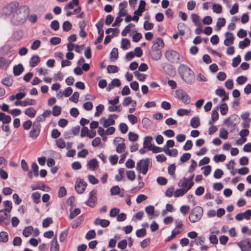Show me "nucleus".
<instances>
[{
    "label": "nucleus",
    "instance_id": "obj_29",
    "mask_svg": "<svg viewBox=\"0 0 251 251\" xmlns=\"http://www.w3.org/2000/svg\"><path fill=\"white\" fill-rule=\"evenodd\" d=\"M33 231V227L32 226L25 227L23 231V235L25 237H29Z\"/></svg>",
    "mask_w": 251,
    "mask_h": 251
},
{
    "label": "nucleus",
    "instance_id": "obj_28",
    "mask_svg": "<svg viewBox=\"0 0 251 251\" xmlns=\"http://www.w3.org/2000/svg\"><path fill=\"white\" fill-rule=\"evenodd\" d=\"M130 45V41L126 38L122 39L121 41V48L124 50H127Z\"/></svg>",
    "mask_w": 251,
    "mask_h": 251
},
{
    "label": "nucleus",
    "instance_id": "obj_18",
    "mask_svg": "<svg viewBox=\"0 0 251 251\" xmlns=\"http://www.w3.org/2000/svg\"><path fill=\"white\" fill-rule=\"evenodd\" d=\"M41 61V59L39 56L37 55H34L32 56L29 60V66L31 67H34L36 66Z\"/></svg>",
    "mask_w": 251,
    "mask_h": 251
},
{
    "label": "nucleus",
    "instance_id": "obj_60",
    "mask_svg": "<svg viewBox=\"0 0 251 251\" xmlns=\"http://www.w3.org/2000/svg\"><path fill=\"white\" fill-rule=\"evenodd\" d=\"M192 21L196 25H199L200 17L198 15L193 13L191 16Z\"/></svg>",
    "mask_w": 251,
    "mask_h": 251
},
{
    "label": "nucleus",
    "instance_id": "obj_10",
    "mask_svg": "<svg viewBox=\"0 0 251 251\" xmlns=\"http://www.w3.org/2000/svg\"><path fill=\"white\" fill-rule=\"evenodd\" d=\"M87 185V183L83 179H78L75 182V188L77 193L82 194L85 191Z\"/></svg>",
    "mask_w": 251,
    "mask_h": 251
},
{
    "label": "nucleus",
    "instance_id": "obj_12",
    "mask_svg": "<svg viewBox=\"0 0 251 251\" xmlns=\"http://www.w3.org/2000/svg\"><path fill=\"white\" fill-rule=\"evenodd\" d=\"M97 191L93 190L89 194V197L88 201L86 202L87 205L90 207H93L97 201L96 195Z\"/></svg>",
    "mask_w": 251,
    "mask_h": 251
},
{
    "label": "nucleus",
    "instance_id": "obj_47",
    "mask_svg": "<svg viewBox=\"0 0 251 251\" xmlns=\"http://www.w3.org/2000/svg\"><path fill=\"white\" fill-rule=\"evenodd\" d=\"M23 106H26L27 105H34L36 103V101L33 99H25L23 100Z\"/></svg>",
    "mask_w": 251,
    "mask_h": 251
},
{
    "label": "nucleus",
    "instance_id": "obj_55",
    "mask_svg": "<svg viewBox=\"0 0 251 251\" xmlns=\"http://www.w3.org/2000/svg\"><path fill=\"white\" fill-rule=\"evenodd\" d=\"M61 108L60 106L55 105L52 109V114L54 116H57L61 113Z\"/></svg>",
    "mask_w": 251,
    "mask_h": 251
},
{
    "label": "nucleus",
    "instance_id": "obj_33",
    "mask_svg": "<svg viewBox=\"0 0 251 251\" xmlns=\"http://www.w3.org/2000/svg\"><path fill=\"white\" fill-rule=\"evenodd\" d=\"M212 9L214 13L216 14H220L222 11V6L221 4L218 3H214L212 5Z\"/></svg>",
    "mask_w": 251,
    "mask_h": 251
},
{
    "label": "nucleus",
    "instance_id": "obj_17",
    "mask_svg": "<svg viewBox=\"0 0 251 251\" xmlns=\"http://www.w3.org/2000/svg\"><path fill=\"white\" fill-rule=\"evenodd\" d=\"M226 39L224 40V44L226 46H229L233 43L234 37L231 32H227L225 34Z\"/></svg>",
    "mask_w": 251,
    "mask_h": 251
},
{
    "label": "nucleus",
    "instance_id": "obj_27",
    "mask_svg": "<svg viewBox=\"0 0 251 251\" xmlns=\"http://www.w3.org/2000/svg\"><path fill=\"white\" fill-rule=\"evenodd\" d=\"M226 24V19L224 18H219L217 20L216 24V30H220L222 27L224 26Z\"/></svg>",
    "mask_w": 251,
    "mask_h": 251
},
{
    "label": "nucleus",
    "instance_id": "obj_13",
    "mask_svg": "<svg viewBox=\"0 0 251 251\" xmlns=\"http://www.w3.org/2000/svg\"><path fill=\"white\" fill-rule=\"evenodd\" d=\"M237 244L242 251H249L251 249V242L249 239L241 241Z\"/></svg>",
    "mask_w": 251,
    "mask_h": 251
},
{
    "label": "nucleus",
    "instance_id": "obj_1",
    "mask_svg": "<svg viewBox=\"0 0 251 251\" xmlns=\"http://www.w3.org/2000/svg\"><path fill=\"white\" fill-rule=\"evenodd\" d=\"M29 9L28 6H21L12 15V23L16 25L24 23L28 15Z\"/></svg>",
    "mask_w": 251,
    "mask_h": 251
},
{
    "label": "nucleus",
    "instance_id": "obj_42",
    "mask_svg": "<svg viewBox=\"0 0 251 251\" xmlns=\"http://www.w3.org/2000/svg\"><path fill=\"white\" fill-rule=\"evenodd\" d=\"M134 26V25L133 24H130L127 25L122 32V35L123 36H126L127 34L130 31L131 28Z\"/></svg>",
    "mask_w": 251,
    "mask_h": 251
},
{
    "label": "nucleus",
    "instance_id": "obj_36",
    "mask_svg": "<svg viewBox=\"0 0 251 251\" xmlns=\"http://www.w3.org/2000/svg\"><path fill=\"white\" fill-rule=\"evenodd\" d=\"M127 117L129 123L132 125L137 124L138 122V118L134 115L129 114Z\"/></svg>",
    "mask_w": 251,
    "mask_h": 251
},
{
    "label": "nucleus",
    "instance_id": "obj_8",
    "mask_svg": "<svg viewBox=\"0 0 251 251\" xmlns=\"http://www.w3.org/2000/svg\"><path fill=\"white\" fill-rule=\"evenodd\" d=\"M175 97L179 99L184 104L190 103L191 98L186 92L182 89H177L175 91Z\"/></svg>",
    "mask_w": 251,
    "mask_h": 251
},
{
    "label": "nucleus",
    "instance_id": "obj_7",
    "mask_svg": "<svg viewBox=\"0 0 251 251\" xmlns=\"http://www.w3.org/2000/svg\"><path fill=\"white\" fill-rule=\"evenodd\" d=\"M165 56L169 61L173 63H178L180 57L179 54L172 50H166L165 52Z\"/></svg>",
    "mask_w": 251,
    "mask_h": 251
},
{
    "label": "nucleus",
    "instance_id": "obj_35",
    "mask_svg": "<svg viewBox=\"0 0 251 251\" xmlns=\"http://www.w3.org/2000/svg\"><path fill=\"white\" fill-rule=\"evenodd\" d=\"M118 58V51L117 48H113L110 53V59L114 61Z\"/></svg>",
    "mask_w": 251,
    "mask_h": 251
},
{
    "label": "nucleus",
    "instance_id": "obj_5",
    "mask_svg": "<svg viewBox=\"0 0 251 251\" xmlns=\"http://www.w3.org/2000/svg\"><path fill=\"white\" fill-rule=\"evenodd\" d=\"M19 3L18 1H12L6 5H5L2 9V12L3 14L9 16L13 15V14L19 9Z\"/></svg>",
    "mask_w": 251,
    "mask_h": 251
},
{
    "label": "nucleus",
    "instance_id": "obj_6",
    "mask_svg": "<svg viewBox=\"0 0 251 251\" xmlns=\"http://www.w3.org/2000/svg\"><path fill=\"white\" fill-rule=\"evenodd\" d=\"M150 161L149 158L141 159L136 164V169L139 173L145 175L148 171Z\"/></svg>",
    "mask_w": 251,
    "mask_h": 251
},
{
    "label": "nucleus",
    "instance_id": "obj_11",
    "mask_svg": "<svg viewBox=\"0 0 251 251\" xmlns=\"http://www.w3.org/2000/svg\"><path fill=\"white\" fill-rule=\"evenodd\" d=\"M10 213L4 211L3 210H0V225L3 224L7 225L10 224Z\"/></svg>",
    "mask_w": 251,
    "mask_h": 251
},
{
    "label": "nucleus",
    "instance_id": "obj_63",
    "mask_svg": "<svg viewBox=\"0 0 251 251\" xmlns=\"http://www.w3.org/2000/svg\"><path fill=\"white\" fill-rule=\"evenodd\" d=\"M31 197L35 203H38L40 201V195L39 193H33Z\"/></svg>",
    "mask_w": 251,
    "mask_h": 251
},
{
    "label": "nucleus",
    "instance_id": "obj_25",
    "mask_svg": "<svg viewBox=\"0 0 251 251\" xmlns=\"http://www.w3.org/2000/svg\"><path fill=\"white\" fill-rule=\"evenodd\" d=\"M152 140V138L151 136L146 137L143 143L144 148H148L149 150L152 146L151 143Z\"/></svg>",
    "mask_w": 251,
    "mask_h": 251
},
{
    "label": "nucleus",
    "instance_id": "obj_58",
    "mask_svg": "<svg viewBox=\"0 0 251 251\" xmlns=\"http://www.w3.org/2000/svg\"><path fill=\"white\" fill-rule=\"evenodd\" d=\"M189 210L190 207L188 205H182L180 208V211L181 213L184 215H186L189 212Z\"/></svg>",
    "mask_w": 251,
    "mask_h": 251
},
{
    "label": "nucleus",
    "instance_id": "obj_37",
    "mask_svg": "<svg viewBox=\"0 0 251 251\" xmlns=\"http://www.w3.org/2000/svg\"><path fill=\"white\" fill-rule=\"evenodd\" d=\"M134 74L137 78L141 81H144L147 77V75L141 74L138 71L134 72Z\"/></svg>",
    "mask_w": 251,
    "mask_h": 251
},
{
    "label": "nucleus",
    "instance_id": "obj_22",
    "mask_svg": "<svg viewBox=\"0 0 251 251\" xmlns=\"http://www.w3.org/2000/svg\"><path fill=\"white\" fill-rule=\"evenodd\" d=\"M59 251V246L58 244L57 241L56 235L54 237V238L52 240L50 251Z\"/></svg>",
    "mask_w": 251,
    "mask_h": 251
},
{
    "label": "nucleus",
    "instance_id": "obj_38",
    "mask_svg": "<svg viewBox=\"0 0 251 251\" xmlns=\"http://www.w3.org/2000/svg\"><path fill=\"white\" fill-rule=\"evenodd\" d=\"M191 110L185 109H179L176 112V114L179 116H183L184 115H189L190 113Z\"/></svg>",
    "mask_w": 251,
    "mask_h": 251
},
{
    "label": "nucleus",
    "instance_id": "obj_45",
    "mask_svg": "<svg viewBox=\"0 0 251 251\" xmlns=\"http://www.w3.org/2000/svg\"><path fill=\"white\" fill-rule=\"evenodd\" d=\"M56 146L60 149H64L66 147V143L62 138H59L56 140Z\"/></svg>",
    "mask_w": 251,
    "mask_h": 251
},
{
    "label": "nucleus",
    "instance_id": "obj_23",
    "mask_svg": "<svg viewBox=\"0 0 251 251\" xmlns=\"http://www.w3.org/2000/svg\"><path fill=\"white\" fill-rule=\"evenodd\" d=\"M163 151H164V152L169 155V156H176L177 154L178 151L176 149H173L172 150H170L169 148H167L166 147H164Z\"/></svg>",
    "mask_w": 251,
    "mask_h": 251
},
{
    "label": "nucleus",
    "instance_id": "obj_41",
    "mask_svg": "<svg viewBox=\"0 0 251 251\" xmlns=\"http://www.w3.org/2000/svg\"><path fill=\"white\" fill-rule=\"evenodd\" d=\"M80 213V210L79 208H75L74 210H70V214L69 217L70 219H73L75 218Z\"/></svg>",
    "mask_w": 251,
    "mask_h": 251
},
{
    "label": "nucleus",
    "instance_id": "obj_59",
    "mask_svg": "<svg viewBox=\"0 0 251 251\" xmlns=\"http://www.w3.org/2000/svg\"><path fill=\"white\" fill-rule=\"evenodd\" d=\"M127 177L130 180L133 181L135 179V174L133 171H126Z\"/></svg>",
    "mask_w": 251,
    "mask_h": 251
},
{
    "label": "nucleus",
    "instance_id": "obj_32",
    "mask_svg": "<svg viewBox=\"0 0 251 251\" xmlns=\"http://www.w3.org/2000/svg\"><path fill=\"white\" fill-rule=\"evenodd\" d=\"M190 125L193 128H197L200 125V122L199 118L194 117L190 121Z\"/></svg>",
    "mask_w": 251,
    "mask_h": 251
},
{
    "label": "nucleus",
    "instance_id": "obj_31",
    "mask_svg": "<svg viewBox=\"0 0 251 251\" xmlns=\"http://www.w3.org/2000/svg\"><path fill=\"white\" fill-rule=\"evenodd\" d=\"M24 71V68L21 64L16 66L13 68V72L15 75H20Z\"/></svg>",
    "mask_w": 251,
    "mask_h": 251
},
{
    "label": "nucleus",
    "instance_id": "obj_24",
    "mask_svg": "<svg viewBox=\"0 0 251 251\" xmlns=\"http://www.w3.org/2000/svg\"><path fill=\"white\" fill-rule=\"evenodd\" d=\"M24 113L28 117L33 118L36 114V110L33 107H29L25 110Z\"/></svg>",
    "mask_w": 251,
    "mask_h": 251
},
{
    "label": "nucleus",
    "instance_id": "obj_3",
    "mask_svg": "<svg viewBox=\"0 0 251 251\" xmlns=\"http://www.w3.org/2000/svg\"><path fill=\"white\" fill-rule=\"evenodd\" d=\"M178 71L182 78L186 83L191 84L194 82L195 80L194 73L187 66L180 65Z\"/></svg>",
    "mask_w": 251,
    "mask_h": 251
},
{
    "label": "nucleus",
    "instance_id": "obj_50",
    "mask_svg": "<svg viewBox=\"0 0 251 251\" xmlns=\"http://www.w3.org/2000/svg\"><path fill=\"white\" fill-rule=\"evenodd\" d=\"M96 236V232L94 230H89L86 234L85 238L87 240L93 239Z\"/></svg>",
    "mask_w": 251,
    "mask_h": 251
},
{
    "label": "nucleus",
    "instance_id": "obj_62",
    "mask_svg": "<svg viewBox=\"0 0 251 251\" xmlns=\"http://www.w3.org/2000/svg\"><path fill=\"white\" fill-rule=\"evenodd\" d=\"M119 128L121 132L123 134L126 133L128 130L127 126L124 123H122L120 124Z\"/></svg>",
    "mask_w": 251,
    "mask_h": 251
},
{
    "label": "nucleus",
    "instance_id": "obj_16",
    "mask_svg": "<svg viewBox=\"0 0 251 251\" xmlns=\"http://www.w3.org/2000/svg\"><path fill=\"white\" fill-rule=\"evenodd\" d=\"M191 183H192L193 185L194 182L193 181H189L188 178L184 177L180 180L178 183V186L181 187L182 189H188Z\"/></svg>",
    "mask_w": 251,
    "mask_h": 251
},
{
    "label": "nucleus",
    "instance_id": "obj_56",
    "mask_svg": "<svg viewBox=\"0 0 251 251\" xmlns=\"http://www.w3.org/2000/svg\"><path fill=\"white\" fill-rule=\"evenodd\" d=\"M136 235L138 237H143L146 235V230L145 228H141L137 230L136 232Z\"/></svg>",
    "mask_w": 251,
    "mask_h": 251
},
{
    "label": "nucleus",
    "instance_id": "obj_52",
    "mask_svg": "<svg viewBox=\"0 0 251 251\" xmlns=\"http://www.w3.org/2000/svg\"><path fill=\"white\" fill-rule=\"evenodd\" d=\"M176 171V166L174 164L170 165L168 168V171L169 175L173 176L174 177L175 176V173Z\"/></svg>",
    "mask_w": 251,
    "mask_h": 251
},
{
    "label": "nucleus",
    "instance_id": "obj_61",
    "mask_svg": "<svg viewBox=\"0 0 251 251\" xmlns=\"http://www.w3.org/2000/svg\"><path fill=\"white\" fill-rule=\"evenodd\" d=\"M53 223L52 218H47L44 219L43 221V226L44 227H47L49 225Z\"/></svg>",
    "mask_w": 251,
    "mask_h": 251
},
{
    "label": "nucleus",
    "instance_id": "obj_48",
    "mask_svg": "<svg viewBox=\"0 0 251 251\" xmlns=\"http://www.w3.org/2000/svg\"><path fill=\"white\" fill-rule=\"evenodd\" d=\"M8 240V236L7 232L1 231L0 232V242H6Z\"/></svg>",
    "mask_w": 251,
    "mask_h": 251
},
{
    "label": "nucleus",
    "instance_id": "obj_40",
    "mask_svg": "<svg viewBox=\"0 0 251 251\" xmlns=\"http://www.w3.org/2000/svg\"><path fill=\"white\" fill-rule=\"evenodd\" d=\"M107 70L108 73H115L119 71V68L115 65H108L107 67Z\"/></svg>",
    "mask_w": 251,
    "mask_h": 251
},
{
    "label": "nucleus",
    "instance_id": "obj_21",
    "mask_svg": "<svg viewBox=\"0 0 251 251\" xmlns=\"http://www.w3.org/2000/svg\"><path fill=\"white\" fill-rule=\"evenodd\" d=\"M100 121L103 123V126L104 127H108L115 124V121L110 117H108L107 119L102 118L100 119Z\"/></svg>",
    "mask_w": 251,
    "mask_h": 251
},
{
    "label": "nucleus",
    "instance_id": "obj_14",
    "mask_svg": "<svg viewBox=\"0 0 251 251\" xmlns=\"http://www.w3.org/2000/svg\"><path fill=\"white\" fill-rule=\"evenodd\" d=\"M40 127L41 126H39V125L33 124L32 128L29 133L30 137L32 138H37L40 133Z\"/></svg>",
    "mask_w": 251,
    "mask_h": 251
},
{
    "label": "nucleus",
    "instance_id": "obj_30",
    "mask_svg": "<svg viewBox=\"0 0 251 251\" xmlns=\"http://www.w3.org/2000/svg\"><path fill=\"white\" fill-rule=\"evenodd\" d=\"M3 204L5 206V208L2 210H4V211L10 213L12 209V203L11 201H4Z\"/></svg>",
    "mask_w": 251,
    "mask_h": 251
},
{
    "label": "nucleus",
    "instance_id": "obj_49",
    "mask_svg": "<svg viewBox=\"0 0 251 251\" xmlns=\"http://www.w3.org/2000/svg\"><path fill=\"white\" fill-rule=\"evenodd\" d=\"M46 120V118L42 115V114H40L38 115L36 118L33 124L39 125V126H41L40 122L44 121Z\"/></svg>",
    "mask_w": 251,
    "mask_h": 251
},
{
    "label": "nucleus",
    "instance_id": "obj_57",
    "mask_svg": "<svg viewBox=\"0 0 251 251\" xmlns=\"http://www.w3.org/2000/svg\"><path fill=\"white\" fill-rule=\"evenodd\" d=\"M120 192V188L118 186L112 187L110 189V193L112 195H116Z\"/></svg>",
    "mask_w": 251,
    "mask_h": 251
},
{
    "label": "nucleus",
    "instance_id": "obj_51",
    "mask_svg": "<svg viewBox=\"0 0 251 251\" xmlns=\"http://www.w3.org/2000/svg\"><path fill=\"white\" fill-rule=\"evenodd\" d=\"M88 180L90 183L92 184H97L99 183V180L95 176L89 175L88 176Z\"/></svg>",
    "mask_w": 251,
    "mask_h": 251
},
{
    "label": "nucleus",
    "instance_id": "obj_44",
    "mask_svg": "<svg viewBox=\"0 0 251 251\" xmlns=\"http://www.w3.org/2000/svg\"><path fill=\"white\" fill-rule=\"evenodd\" d=\"M250 40L248 38H245L243 41L240 42L239 47L240 49H244L250 45Z\"/></svg>",
    "mask_w": 251,
    "mask_h": 251
},
{
    "label": "nucleus",
    "instance_id": "obj_54",
    "mask_svg": "<svg viewBox=\"0 0 251 251\" xmlns=\"http://www.w3.org/2000/svg\"><path fill=\"white\" fill-rule=\"evenodd\" d=\"M228 132L224 128L220 129L219 134V136L220 138L224 139H226L228 137Z\"/></svg>",
    "mask_w": 251,
    "mask_h": 251
},
{
    "label": "nucleus",
    "instance_id": "obj_34",
    "mask_svg": "<svg viewBox=\"0 0 251 251\" xmlns=\"http://www.w3.org/2000/svg\"><path fill=\"white\" fill-rule=\"evenodd\" d=\"M218 107L220 109V112L222 115H225L227 113L228 109L226 103H222Z\"/></svg>",
    "mask_w": 251,
    "mask_h": 251
},
{
    "label": "nucleus",
    "instance_id": "obj_20",
    "mask_svg": "<svg viewBox=\"0 0 251 251\" xmlns=\"http://www.w3.org/2000/svg\"><path fill=\"white\" fill-rule=\"evenodd\" d=\"M193 186V184L191 183L190 185V186L188 189H177L176 191L174 192V196L175 197H179L180 196H183L189 189H191V188Z\"/></svg>",
    "mask_w": 251,
    "mask_h": 251
},
{
    "label": "nucleus",
    "instance_id": "obj_53",
    "mask_svg": "<svg viewBox=\"0 0 251 251\" xmlns=\"http://www.w3.org/2000/svg\"><path fill=\"white\" fill-rule=\"evenodd\" d=\"M138 134L134 133L132 132H129L128 133V138L130 141L135 142L138 139Z\"/></svg>",
    "mask_w": 251,
    "mask_h": 251
},
{
    "label": "nucleus",
    "instance_id": "obj_39",
    "mask_svg": "<svg viewBox=\"0 0 251 251\" xmlns=\"http://www.w3.org/2000/svg\"><path fill=\"white\" fill-rule=\"evenodd\" d=\"M72 27V25L69 21H65L63 23L62 28L64 31L68 32L70 31Z\"/></svg>",
    "mask_w": 251,
    "mask_h": 251
},
{
    "label": "nucleus",
    "instance_id": "obj_4",
    "mask_svg": "<svg viewBox=\"0 0 251 251\" xmlns=\"http://www.w3.org/2000/svg\"><path fill=\"white\" fill-rule=\"evenodd\" d=\"M203 209L200 206H196L192 209L189 215V219L192 223L199 221L203 215Z\"/></svg>",
    "mask_w": 251,
    "mask_h": 251
},
{
    "label": "nucleus",
    "instance_id": "obj_19",
    "mask_svg": "<svg viewBox=\"0 0 251 251\" xmlns=\"http://www.w3.org/2000/svg\"><path fill=\"white\" fill-rule=\"evenodd\" d=\"M94 224L96 226L100 225L103 227H106L109 225L110 222L106 219L97 218L94 222Z\"/></svg>",
    "mask_w": 251,
    "mask_h": 251
},
{
    "label": "nucleus",
    "instance_id": "obj_46",
    "mask_svg": "<svg viewBox=\"0 0 251 251\" xmlns=\"http://www.w3.org/2000/svg\"><path fill=\"white\" fill-rule=\"evenodd\" d=\"M226 156L223 154H219V155H215L214 156L213 160L216 162H223L226 159Z\"/></svg>",
    "mask_w": 251,
    "mask_h": 251
},
{
    "label": "nucleus",
    "instance_id": "obj_64",
    "mask_svg": "<svg viewBox=\"0 0 251 251\" xmlns=\"http://www.w3.org/2000/svg\"><path fill=\"white\" fill-rule=\"evenodd\" d=\"M241 62V57L239 55L234 57L232 60V66L233 67H236Z\"/></svg>",
    "mask_w": 251,
    "mask_h": 251
},
{
    "label": "nucleus",
    "instance_id": "obj_15",
    "mask_svg": "<svg viewBox=\"0 0 251 251\" xmlns=\"http://www.w3.org/2000/svg\"><path fill=\"white\" fill-rule=\"evenodd\" d=\"M24 89H21L19 93L16 94L15 95H11L9 97V100L10 101H13L15 99L17 100H20L24 98L26 95L25 93L24 92Z\"/></svg>",
    "mask_w": 251,
    "mask_h": 251
},
{
    "label": "nucleus",
    "instance_id": "obj_2",
    "mask_svg": "<svg viewBox=\"0 0 251 251\" xmlns=\"http://www.w3.org/2000/svg\"><path fill=\"white\" fill-rule=\"evenodd\" d=\"M164 46V43L161 38L158 37L153 41L151 50L150 53L153 60L157 61L161 59L162 55L161 49Z\"/></svg>",
    "mask_w": 251,
    "mask_h": 251
},
{
    "label": "nucleus",
    "instance_id": "obj_9",
    "mask_svg": "<svg viewBox=\"0 0 251 251\" xmlns=\"http://www.w3.org/2000/svg\"><path fill=\"white\" fill-rule=\"evenodd\" d=\"M125 139L121 137H116L113 140V144L116 147V151L122 153L125 151L126 148L125 143Z\"/></svg>",
    "mask_w": 251,
    "mask_h": 251
},
{
    "label": "nucleus",
    "instance_id": "obj_26",
    "mask_svg": "<svg viewBox=\"0 0 251 251\" xmlns=\"http://www.w3.org/2000/svg\"><path fill=\"white\" fill-rule=\"evenodd\" d=\"M88 168L94 170L98 166V162L96 159H92L88 162Z\"/></svg>",
    "mask_w": 251,
    "mask_h": 251
},
{
    "label": "nucleus",
    "instance_id": "obj_43",
    "mask_svg": "<svg viewBox=\"0 0 251 251\" xmlns=\"http://www.w3.org/2000/svg\"><path fill=\"white\" fill-rule=\"evenodd\" d=\"M105 32L106 34H109L110 33H112V37L116 36L118 35L120 32V30L118 28H108L106 30Z\"/></svg>",
    "mask_w": 251,
    "mask_h": 251
}]
</instances>
